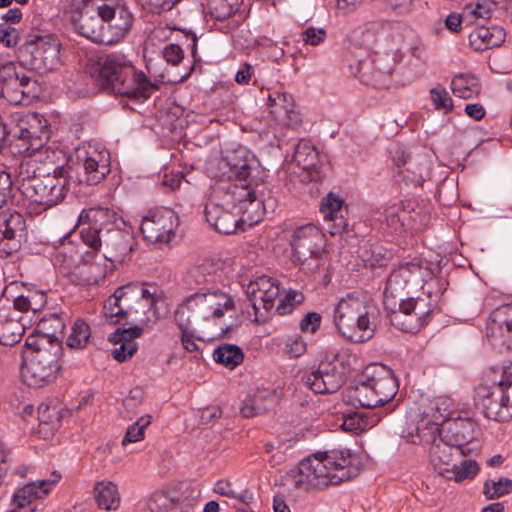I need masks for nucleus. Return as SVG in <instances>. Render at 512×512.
Segmentation results:
<instances>
[{"label":"nucleus","mask_w":512,"mask_h":512,"mask_svg":"<svg viewBox=\"0 0 512 512\" xmlns=\"http://www.w3.org/2000/svg\"><path fill=\"white\" fill-rule=\"evenodd\" d=\"M211 178L219 184L205 207V217L211 227L223 234L236 232L239 222L252 225L264 213L263 198L258 187L268 174L261 162H207Z\"/></svg>","instance_id":"nucleus-1"},{"label":"nucleus","mask_w":512,"mask_h":512,"mask_svg":"<svg viewBox=\"0 0 512 512\" xmlns=\"http://www.w3.org/2000/svg\"><path fill=\"white\" fill-rule=\"evenodd\" d=\"M359 473L358 457L347 448L317 452L299 465L298 488H326L356 477Z\"/></svg>","instance_id":"nucleus-2"},{"label":"nucleus","mask_w":512,"mask_h":512,"mask_svg":"<svg viewBox=\"0 0 512 512\" xmlns=\"http://www.w3.org/2000/svg\"><path fill=\"white\" fill-rule=\"evenodd\" d=\"M91 72L102 90L129 99H147L158 89L155 83L150 82L142 71H137L122 55L108 54L100 57Z\"/></svg>","instance_id":"nucleus-3"},{"label":"nucleus","mask_w":512,"mask_h":512,"mask_svg":"<svg viewBox=\"0 0 512 512\" xmlns=\"http://www.w3.org/2000/svg\"><path fill=\"white\" fill-rule=\"evenodd\" d=\"M233 298L217 286L204 288L185 297L174 311L178 328H191L193 320L220 318L225 312L234 310Z\"/></svg>","instance_id":"nucleus-4"},{"label":"nucleus","mask_w":512,"mask_h":512,"mask_svg":"<svg viewBox=\"0 0 512 512\" xmlns=\"http://www.w3.org/2000/svg\"><path fill=\"white\" fill-rule=\"evenodd\" d=\"M333 322L338 332L352 342H364L373 336L367 297L358 291L347 293L337 303Z\"/></svg>","instance_id":"nucleus-5"},{"label":"nucleus","mask_w":512,"mask_h":512,"mask_svg":"<svg viewBox=\"0 0 512 512\" xmlns=\"http://www.w3.org/2000/svg\"><path fill=\"white\" fill-rule=\"evenodd\" d=\"M290 245L293 261L307 272H313L324 264L326 238L313 224L294 230Z\"/></svg>","instance_id":"nucleus-6"},{"label":"nucleus","mask_w":512,"mask_h":512,"mask_svg":"<svg viewBox=\"0 0 512 512\" xmlns=\"http://www.w3.org/2000/svg\"><path fill=\"white\" fill-rule=\"evenodd\" d=\"M18 129L15 144V154L23 157H32L40 152L44 146V139H48V122L42 115L36 112H16L12 116Z\"/></svg>","instance_id":"nucleus-7"},{"label":"nucleus","mask_w":512,"mask_h":512,"mask_svg":"<svg viewBox=\"0 0 512 512\" xmlns=\"http://www.w3.org/2000/svg\"><path fill=\"white\" fill-rule=\"evenodd\" d=\"M422 279V265L420 261H409L399 265L387 278L384 289L385 308H396L398 301L405 298L410 288L418 285Z\"/></svg>","instance_id":"nucleus-8"},{"label":"nucleus","mask_w":512,"mask_h":512,"mask_svg":"<svg viewBox=\"0 0 512 512\" xmlns=\"http://www.w3.org/2000/svg\"><path fill=\"white\" fill-rule=\"evenodd\" d=\"M386 310L389 311L391 324L397 329L407 333H417L433 311V305L428 298H407L406 301H398L396 308H386Z\"/></svg>","instance_id":"nucleus-9"},{"label":"nucleus","mask_w":512,"mask_h":512,"mask_svg":"<svg viewBox=\"0 0 512 512\" xmlns=\"http://www.w3.org/2000/svg\"><path fill=\"white\" fill-rule=\"evenodd\" d=\"M245 292L254 310V321L265 323L280 293L278 280L267 275L258 276L250 280Z\"/></svg>","instance_id":"nucleus-10"},{"label":"nucleus","mask_w":512,"mask_h":512,"mask_svg":"<svg viewBox=\"0 0 512 512\" xmlns=\"http://www.w3.org/2000/svg\"><path fill=\"white\" fill-rule=\"evenodd\" d=\"M57 349H38L26 356L22 376L28 386L41 387L50 382L59 369Z\"/></svg>","instance_id":"nucleus-11"},{"label":"nucleus","mask_w":512,"mask_h":512,"mask_svg":"<svg viewBox=\"0 0 512 512\" xmlns=\"http://www.w3.org/2000/svg\"><path fill=\"white\" fill-rule=\"evenodd\" d=\"M178 226L176 213L165 207L153 208L143 216L140 231L143 237L155 244H167L175 236Z\"/></svg>","instance_id":"nucleus-12"},{"label":"nucleus","mask_w":512,"mask_h":512,"mask_svg":"<svg viewBox=\"0 0 512 512\" xmlns=\"http://www.w3.org/2000/svg\"><path fill=\"white\" fill-rule=\"evenodd\" d=\"M36 81L24 72L17 71L13 63L0 65V97L11 104H22L33 92Z\"/></svg>","instance_id":"nucleus-13"},{"label":"nucleus","mask_w":512,"mask_h":512,"mask_svg":"<svg viewBox=\"0 0 512 512\" xmlns=\"http://www.w3.org/2000/svg\"><path fill=\"white\" fill-rule=\"evenodd\" d=\"M104 257L112 263H125L132 257L137 244L133 233L114 227H108L103 237Z\"/></svg>","instance_id":"nucleus-14"},{"label":"nucleus","mask_w":512,"mask_h":512,"mask_svg":"<svg viewBox=\"0 0 512 512\" xmlns=\"http://www.w3.org/2000/svg\"><path fill=\"white\" fill-rule=\"evenodd\" d=\"M111 171L110 162H66L55 168L65 180L96 185Z\"/></svg>","instance_id":"nucleus-15"},{"label":"nucleus","mask_w":512,"mask_h":512,"mask_svg":"<svg viewBox=\"0 0 512 512\" xmlns=\"http://www.w3.org/2000/svg\"><path fill=\"white\" fill-rule=\"evenodd\" d=\"M99 15L104 20V36L110 38L108 44L120 41L130 31L134 17L125 5H102L99 7Z\"/></svg>","instance_id":"nucleus-16"},{"label":"nucleus","mask_w":512,"mask_h":512,"mask_svg":"<svg viewBox=\"0 0 512 512\" xmlns=\"http://www.w3.org/2000/svg\"><path fill=\"white\" fill-rule=\"evenodd\" d=\"M345 382L344 372L336 364L323 362L317 370L303 377V383L316 394L338 391Z\"/></svg>","instance_id":"nucleus-17"},{"label":"nucleus","mask_w":512,"mask_h":512,"mask_svg":"<svg viewBox=\"0 0 512 512\" xmlns=\"http://www.w3.org/2000/svg\"><path fill=\"white\" fill-rule=\"evenodd\" d=\"M362 378H366L374 389L381 406L392 400L399 388L393 371L383 364L369 365Z\"/></svg>","instance_id":"nucleus-18"},{"label":"nucleus","mask_w":512,"mask_h":512,"mask_svg":"<svg viewBox=\"0 0 512 512\" xmlns=\"http://www.w3.org/2000/svg\"><path fill=\"white\" fill-rule=\"evenodd\" d=\"M394 67L393 57L385 53H376L372 58L368 57L358 61L357 76L365 83L381 86L392 74Z\"/></svg>","instance_id":"nucleus-19"},{"label":"nucleus","mask_w":512,"mask_h":512,"mask_svg":"<svg viewBox=\"0 0 512 512\" xmlns=\"http://www.w3.org/2000/svg\"><path fill=\"white\" fill-rule=\"evenodd\" d=\"M474 399L485 417L496 421H503L506 418L503 410L507 408L509 397L500 387L480 384L475 390Z\"/></svg>","instance_id":"nucleus-20"},{"label":"nucleus","mask_w":512,"mask_h":512,"mask_svg":"<svg viewBox=\"0 0 512 512\" xmlns=\"http://www.w3.org/2000/svg\"><path fill=\"white\" fill-rule=\"evenodd\" d=\"M22 51L31 55V64L37 69H53L58 62L59 47L49 38L35 35L26 39Z\"/></svg>","instance_id":"nucleus-21"},{"label":"nucleus","mask_w":512,"mask_h":512,"mask_svg":"<svg viewBox=\"0 0 512 512\" xmlns=\"http://www.w3.org/2000/svg\"><path fill=\"white\" fill-rule=\"evenodd\" d=\"M137 287L129 283L118 287L115 292L109 296L103 305V315L112 324L120 322L126 318L132 309L133 301L137 298Z\"/></svg>","instance_id":"nucleus-22"},{"label":"nucleus","mask_w":512,"mask_h":512,"mask_svg":"<svg viewBox=\"0 0 512 512\" xmlns=\"http://www.w3.org/2000/svg\"><path fill=\"white\" fill-rule=\"evenodd\" d=\"M442 433L443 425L428 417H423L417 424H408L399 430L400 437L408 443L430 445V447L436 444L438 440L444 439Z\"/></svg>","instance_id":"nucleus-23"},{"label":"nucleus","mask_w":512,"mask_h":512,"mask_svg":"<svg viewBox=\"0 0 512 512\" xmlns=\"http://www.w3.org/2000/svg\"><path fill=\"white\" fill-rule=\"evenodd\" d=\"M267 106L270 115L279 124L287 127H297L301 123L300 114L295 111V103L291 94L280 90L269 92Z\"/></svg>","instance_id":"nucleus-24"},{"label":"nucleus","mask_w":512,"mask_h":512,"mask_svg":"<svg viewBox=\"0 0 512 512\" xmlns=\"http://www.w3.org/2000/svg\"><path fill=\"white\" fill-rule=\"evenodd\" d=\"M5 294L13 300V308L19 312H38L47 303L46 294L34 287H27L17 282L10 283Z\"/></svg>","instance_id":"nucleus-25"},{"label":"nucleus","mask_w":512,"mask_h":512,"mask_svg":"<svg viewBox=\"0 0 512 512\" xmlns=\"http://www.w3.org/2000/svg\"><path fill=\"white\" fill-rule=\"evenodd\" d=\"M467 454V451L446 439H440L429 450L430 462L438 473L446 478L457 463Z\"/></svg>","instance_id":"nucleus-26"},{"label":"nucleus","mask_w":512,"mask_h":512,"mask_svg":"<svg viewBox=\"0 0 512 512\" xmlns=\"http://www.w3.org/2000/svg\"><path fill=\"white\" fill-rule=\"evenodd\" d=\"M320 212L326 222L327 230L332 236L346 230L348 226L345 217L347 208L343 198L333 192L328 193L321 201Z\"/></svg>","instance_id":"nucleus-27"},{"label":"nucleus","mask_w":512,"mask_h":512,"mask_svg":"<svg viewBox=\"0 0 512 512\" xmlns=\"http://www.w3.org/2000/svg\"><path fill=\"white\" fill-rule=\"evenodd\" d=\"M89 256L90 253L82 251L79 245L64 237L54 249L52 262L65 273H76L82 262L88 261Z\"/></svg>","instance_id":"nucleus-28"},{"label":"nucleus","mask_w":512,"mask_h":512,"mask_svg":"<svg viewBox=\"0 0 512 512\" xmlns=\"http://www.w3.org/2000/svg\"><path fill=\"white\" fill-rule=\"evenodd\" d=\"M73 28L80 35L98 44H108L110 38L104 36L105 24L99 15L89 14L88 11H75L71 15Z\"/></svg>","instance_id":"nucleus-29"},{"label":"nucleus","mask_w":512,"mask_h":512,"mask_svg":"<svg viewBox=\"0 0 512 512\" xmlns=\"http://www.w3.org/2000/svg\"><path fill=\"white\" fill-rule=\"evenodd\" d=\"M142 333L143 329L138 326L127 329L117 328L116 331L108 337L110 342L120 344L118 348L112 351L113 358L121 363L130 359L138 349L135 339L140 337Z\"/></svg>","instance_id":"nucleus-30"},{"label":"nucleus","mask_w":512,"mask_h":512,"mask_svg":"<svg viewBox=\"0 0 512 512\" xmlns=\"http://www.w3.org/2000/svg\"><path fill=\"white\" fill-rule=\"evenodd\" d=\"M278 402L275 390L269 388L257 389L243 400L240 412L245 418L262 415L274 408Z\"/></svg>","instance_id":"nucleus-31"},{"label":"nucleus","mask_w":512,"mask_h":512,"mask_svg":"<svg viewBox=\"0 0 512 512\" xmlns=\"http://www.w3.org/2000/svg\"><path fill=\"white\" fill-rule=\"evenodd\" d=\"M25 231L26 223L22 214L11 210L0 212V233L3 239L13 242L10 250H17L20 247Z\"/></svg>","instance_id":"nucleus-32"},{"label":"nucleus","mask_w":512,"mask_h":512,"mask_svg":"<svg viewBox=\"0 0 512 512\" xmlns=\"http://www.w3.org/2000/svg\"><path fill=\"white\" fill-rule=\"evenodd\" d=\"M486 333L493 339H512V306L499 307L490 314Z\"/></svg>","instance_id":"nucleus-33"},{"label":"nucleus","mask_w":512,"mask_h":512,"mask_svg":"<svg viewBox=\"0 0 512 512\" xmlns=\"http://www.w3.org/2000/svg\"><path fill=\"white\" fill-rule=\"evenodd\" d=\"M65 321L61 314L51 313L44 316L37 324L36 332L42 335L49 346L60 350V342L64 336Z\"/></svg>","instance_id":"nucleus-34"},{"label":"nucleus","mask_w":512,"mask_h":512,"mask_svg":"<svg viewBox=\"0 0 512 512\" xmlns=\"http://www.w3.org/2000/svg\"><path fill=\"white\" fill-rule=\"evenodd\" d=\"M506 38L505 30L500 26L478 27L469 34L470 46L475 51H484L499 47Z\"/></svg>","instance_id":"nucleus-35"},{"label":"nucleus","mask_w":512,"mask_h":512,"mask_svg":"<svg viewBox=\"0 0 512 512\" xmlns=\"http://www.w3.org/2000/svg\"><path fill=\"white\" fill-rule=\"evenodd\" d=\"M474 427L475 424L470 419L461 417L453 418L443 424V431H446L444 439L464 449L474 438Z\"/></svg>","instance_id":"nucleus-36"},{"label":"nucleus","mask_w":512,"mask_h":512,"mask_svg":"<svg viewBox=\"0 0 512 512\" xmlns=\"http://www.w3.org/2000/svg\"><path fill=\"white\" fill-rule=\"evenodd\" d=\"M218 275L212 263L206 262L189 269L185 276V283L188 288L196 291H203L204 288L217 286Z\"/></svg>","instance_id":"nucleus-37"},{"label":"nucleus","mask_w":512,"mask_h":512,"mask_svg":"<svg viewBox=\"0 0 512 512\" xmlns=\"http://www.w3.org/2000/svg\"><path fill=\"white\" fill-rule=\"evenodd\" d=\"M25 328L19 319L11 316V309L7 306H0V343L11 346L18 343Z\"/></svg>","instance_id":"nucleus-38"},{"label":"nucleus","mask_w":512,"mask_h":512,"mask_svg":"<svg viewBox=\"0 0 512 512\" xmlns=\"http://www.w3.org/2000/svg\"><path fill=\"white\" fill-rule=\"evenodd\" d=\"M28 196L31 200L30 205H35L33 209L29 207L30 212L40 213L48 208L57 205L64 197L62 194L55 193L45 185H42L38 181L34 180V183L30 188H27Z\"/></svg>","instance_id":"nucleus-39"},{"label":"nucleus","mask_w":512,"mask_h":512,"mask_svg":"<svg viewBox=\"0 0 512 512\" xmlns=\"http://www.w3.org/2000/svg\"><path fill=\"white\" fill-rule=\"evenodd\" d=\"M287 162L286 172L292 181L311 182L320 180L324 174V165L322 162Z\"/></svg>","instance_id":"nucleus-40"},{"label":"nucleus","mask_w":512,"mask_h":512,"mask_svg":"<svg viewBox=\"0 0 512 512\" xmlns=\"http://www.w3.org/2000/svg\"><path fill=\"white\" fill-rule=\"evenodd\" d=\"M346 397L352 404H358L364 408L381 406L374 389L366 378H362L356 385L348 387Z\"/></svg>","instance_id":"nucleus-41"},{"label":"nucleus","mask_w":512,"mask_h":512,"mask_svg":"<svg viewBox=\"0 0 512 512\" xmlns=\"http://www.w3.org/2000/svg\"><path fill=\"white\" fill-rule=\"evenodd\" d=\"M94 498L101 509L116 510L120 504V495L116 484L111 481H99L94 486Z\"/></svg>","instance_id":"nucleus-42"},{"label":"nucleus","mask_w":512,"mask_h":512,"mask_svg":"<svg viewBox=\"0 0 512 512\" xmlns=\"http://www.w3.org/2000/svg\"><path fill=\"white\" fill-rule=\"evenodd\" d=\"M451 90L456 97L470 99L479 96L481 84L474 75L461 73L452 79Z\"/></svg>","instance_id":"nucleus-43"},{"label":"nucleus","mask_w":512,"mask_h":512,"mask_svg":"<svg viewBox=\"0 0 512 512\" xmlns=\"http://www.w3.org/2000/svg\"><path fill=\"white\" fill-rule=\"evenodd\" d=\"M152 512H188L189 505L174 499L167 492L158 491L152 494L148 501Z\"/></svg>","instance_id":"nucleus-44"},{"label":"nucleus","mask_w":512,"mask_h":512,"mask_svg":"<svg viewBox=\"0 0 512 512\" xmlns=\"http://www.w3.org/2000/svg\"><path fill=\"white\" fill-rule=\"evenodd\" d=\"M108 228L103 224L89 225L83 226L79 230V235L82 243L91 249V251H87L88 253L94 256L97 252L103 248V237L105 234V230Z\"/></svg>","instance_id":"nucleus-45"},{"label":"nucleus","mask_w":512,"mask_h":512,"mask_svg":"<svg viewBox=\"0 0 512 512\" xmlns=\"http://www.w3.org/2000/svg\"><path fill=\"white\" fill-rule=\"evenodd\" d=\"M244 358L242 350L233 344H223L218 346L213 352L215 362L224 365L229 369H234L242 363Z\"/></svg>","instance_id":"nucleus-46"},{"label":"nucleus","mask_w":512,"mask_h":512,"mask_svg":"<svg viewBox=\"0 0 512 512\" xmlns=\"http://www.w3.org/2000/svg\"><path fill=\"white\" fill-rule=\"evenodd\" d=\"M408 211H405L404 204H395L384 212V221L387 227L393 233H402L407 231Z\"/></svg>","instance_id":"nucleus-47"},{"label":"nucleus","mask_w":512,"mask_h":512,"mask_svg":"<svg viewBox=\"0 0 512 512\" xmlns=\"http://www.w3.org/2000/svg\"><path fill=\"white\" fill-rule=\"evenodd\" d=\"M491 2L489 0H479L475 3L465 5L462 10L464 24L470 26L476 24L479 20H487L491 17Z\"/></svg>","instance_id":"nucleus-48"},{"label":"nucleus","mask_w":512,"mask_h":512,"mask_svg":"<svg viewBox=\"0 0 512 512\" xmlns=\"http://www.w3.org/2000/svg\"><path fill=\"white\" fill-rule=\"evenodd\" d=\"M240 0H207L206 9L212 18L225 20L239 10Z\"/></svg>","instance_id":"nucleus-49"},{"label":"nucleus","mask_w":512,"mask_h":512,"mask_svg":"<svg viewBox=\"0 0 512 512\" xmlns=\"http://www.w3.org/2000/svg\"><path fill=\"white\" fill-rule=\"evenodd\" d=\"M45 495H47V492H44V488L40 487V481L30 482L14 493L13 501L18 508H24Z\"/></svg>","instance_id":"nucleus-50"},{"label":"nucleus","mask_w":512,"mask_h":512,"mask_svg":"<svg viewBox=\"0 0 512 512\" xmlns=\"http://www.w3.org/2000/svg\"><path fill=\"white\" fill-rule=\"evenodd\" d=\"M405 211H408L407 229L411 231H420L429 224L430 211L427 206L405 205Z\"/></svg>","instance_id":"nucleus-51"},{"label":"nucleus","mask_w":512,"mask_h":512,"mask_svg":"<svg viewBox=\"0 0 512 512\" xmlns=\"http://www.w3.org/2000/svg\"><path fill=\"white\" fill-rule=\"evenodd\" d=\"M88 261L82 262L77 269V273L82 276V282L86 285H97L101 280L106 277V269L100 264L90 263L93 258L90 254Z\"/></svg>","instance_id":"nucleus-52"},{"label":"nucleus","mask_w":512,"mask_h":512,"mask_svg":"<svg viewBox=\"0 0 512 512\" xmlns=\"http://www.w3.org/2000/svg\"><path fill=\"white\" fill-rule=\"evenodd\" d=\"M116 214L108 209H83L78 217L76 228L83 226L104 224V220L115 219Z\"/></svg>","instance_id":"nucleus-53"},{"label":"nucleus","mask_w":512,"mask_h":512,"mask_svg":"<svg viewBox=\"0 0 512 512\" xmlns=\"http://www.w3.org/2000/svg\"><path fill=\"white\" fill-rule=\"evenodd\" d=\"M91 336V330L83 320H76L72 326V331L67 339V345L70 348L82 349L86 347Z\"/></svg>","instance_id":"nucleus-54"},{"label":"nucleus","mask_w":512,"mask_h":512,"mask_svg":"<svg viewBox=\"0 0 512 512\" xmlns=\"http://www.w3.org/2000/svg\"><path fill=\"white\" fill-rule=\"evenodd\" d=\"M479 472V465L476 461L468 459V460H459L457 463V468L452 469V472H449L446 475V479L453 480L457 483H460L467 479H472Z\"/></svg>","instance_id":"nucleus-55"},{"label":"nucleus","mask_w":512,"mask_h":512,"mask_svg":"<svg viewBox=\"0 0 512 512\" xmlns=\"http://www.w3.org/2000/svg\"><path fill=\"white\" fill-rule=\"evenodd\" d=\"M214 492L221 496L236 499L245 505L251 504L252 501L254 500V496L251 491L244 490L240 493H237L233 489L232 484L226 480L217 481L214 485Z\"/></svg>","instance_id":"nucleus-56"},{"label":"nucleus","mask_w":512,"mask_h":512,"mask_svg":"<svg viewBox=\"0 0 512 512\" xmlns=\"http://www.w3.org/2000/svg\"><path fill=\"white\" fill-rule=\"evenodd\" d=\"M512 492V480L500 478L498 481L487 480L484 483V495L487 499H497Z\"/></svg>","instance_id":"nucleus-57"},{"label":"nucleus","mask_w":512,"mask_h":512,"mask_svg":"<svg viewBox=\"0 0 512 512\" xmlns=\"http://www.w3.org/2000/svg\"><path fill=\"white\" fill-rule=\"evenodd\" d=\"M430 99L436 110H442L445 114L451 112L454 108L453 100L446 90L440 84L430 89Z\"/></svg>","instance_id":"nucleus-58"},{"label":"nucleus","mask_w":512,"mask_h":512,"mask_svg":"<svg viewBox=\"0 0 512 512\" xmlns=\"http://www.w3.org/2000/svg\"><path fill=\"white\" fill-rule=\"evenodd\" d=\"M453 401L447 396H440L432 401L431 410L434 411L432 416L436 420H442L443 424L453 419L455 411L452 409Z\"/></svg>","instance_id":"nucleus-59"},{"label":"nucleus","mask_w":512,"mask_h":512,"mask_svg":"<svg viewBox=\"0 0 512 512\" xmlns=\"http://www.w3.org/2000/svg\"><path fill=\"white\" fill-rule=\"evenodd\" d=\"M151 423V416L145 415L140 417L134 424L128 427L126 434L122 440V444L134 443L144 438L145 429Z\"/></svg>","instance_id":"nucleus-60"},{"label":"nucleus","mask_w":512,"mask_h":512,"mask_svg":"<svg viewBox=\"0 0 512 512\" xmlns=\"http://www.w3.org/2000/svg\"><path fill=\"white\" fill-rule=\"evenodd\" d=\"M325 156L310 140L301 139L295 147L292 160H313Z\"/></svg>","instance_id":"nucleus-61"},{"label":"nucleus","mask_w":512,"mask_h":512,"mask_svg":"<svg viewBox=\"0 0 512 512\" xmlns=\"http://www.w3.org/2000/svg\"><path fill=\"white\" fill-rule=\"evenodd\" d=\"M110 157V152L100 146H92L89 144L88 149H86L85 146L76 149L77 160H109Z\"/></svg>","instance_id":"nucleus-62"},{"label":"nucleus","mask_w":512,"mask_h":512,"mask_svg":"<svg viewBox=\"0 0 512 512\" xmlns=\"http://www.w3.org/2000/svg\"><path fill=\"white\" fill-rule=\"evenodd\" d=\"M284 351L289 357H300L307 349L306 342L298 334L289 335L284 338Z\"/></svg>","instance_id":"nucleus-63"},{"label":"nucleus","mask_w":512,"mask_h":512,"mask_svg":"<svg viewBox=\"0 0 512 512\" xmlns=\"http://www.w3.org/2000/svg\"><path fill=\"white\" fill-rule=\"evenodd\" d=\"M304 300L302 293L296 290H290L285 297L279 301L276 311L279 315H286L293 311L296 304H300Z\"/></svg>","instance_id":"nucleus-64"}]
</instances>
